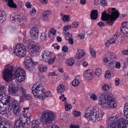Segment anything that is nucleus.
Returning a JSON list of instances; mask_svg holds the SVG:
<instances>
[{
    "mask_svg": "<svg viewBox=\"0 0 128 128\" xmlns=\"http://www.w3.org/2000/svg\"><path fill=\"white\" fill-rule=\"evenodd\" d=\"M3 78L5 80L8 81L12 78H16L19 82H22L25 80L26 74L23 70L20 67L16 68L10 66L4 69L3 72Z\"/></svg>",
    "mask_w": 128,
    "mask_h": 128,
    "instance_id": "1",
    "label": "nucleus"
},
{
    "mask_svg": "<svg viewBox=\"0 0 128 128\" xmlns=\"http://www.w3.org/2000/svg\"><path fill=\"white\" fill-rule=\"evenodd\" d=\"M127 120L126 118H121L119 120L116 116L111 118L108 120V128H125L127 126Z\"/></svg>",
    "mask_w": 128,
    "mask_h": 128,
    "instance_id": "2",
    "label": "nucleus"
},
{
    "mask_svg": "<svg viewBox=\"0 0 128 128\" xmlns=\"http://www.w3.org/2000/svg\"><path fill=\"white\" fill-rule=\"evenodd\" d=\"M111 10L113 12L111 14L108 13H107L104 12L102 13L101 18L103 21H107L108 24L110 26L113 25L114 20L119 17V14L117 10L114 8H111Z\"/></svg>",
    "mask_w": 128,
    "mask_h": 128,
    "instance_id": "3",
    "label": "nucleus"
},
{
    "mask_svg": "<svg viewBox=\"0 0 128 128\" xmlns=\"http://www.w3.org/2000/svg\"><path fill=\"white\" fill-rule=\"evenodd\" d=\"M115 99L111 96H100L99 104L104 108H108L109 107L114 108L116 107L117 104Z\"/></svg>",
    "mask_w": 128,
    "mask_h": 128,
    "instance_id": "4",
    "label": "nucleus"
},
{
    "mask_svg": "<svg viewBox=\"0 0 128 128\" xmlns=\"http://www.w3.org/2000/svg\"><path fill=\"white\" fill-rule=\"evenodd\" d=\"M44 88L41 84L38 82H35L33 85L32 90L34 96H51L52 93L48 91L44 93Z\"/></svg>",
    "mask_w": 128,
    "mask_h": 128,
    "instance_id": "5",
    "label": "nucleus"
},
{
    "mask_svg": "<svg viewBox=\"0 0 128 128\" xmlns=\"http://www.w3.org/2000/svg\"><path fill=\"white\" fill-rule=\"evenodd\" d=\"M55 116V114L50 110L44 111L41 116L42 122L44 124H49L54 119Z\"/></svg>",
    "mask_w": 128,
    "mask_h": 128,
    "instance_id": "6",
    "label": "nucleus"
},
{
    "mask_svg": "<svg viewBox=\"0 0 128 128\" xmlns=\"http://www.w3.org/2000/svg\"><path fill=\"white\" fill-rule=\"evenodd\" d=\"M26 50L25 46L22 44H19L16 46L14 53L19 57H23L26 55Z\"/></svg>",
    "mask_w": 128,
    "mask_h": 128,
    "instance_id": "7",
    "label": "nucleus"
},
{
    "mask_svg": "<svg viewBox=\"0 0 128 128\" xmlns=\"http://www.w3.org/2000/svg\"><path fill=\"white\" fill-rule=\"evenodd\" d=\"M30 122V118L26 114L20 115L19 119L16 121V122L25 128V125L29 124Z\"/></svg>",
    "mask_w": 128,
    "mask_h": 128,
    "instance_id": "8",
    "label": "nucleus"
},
{
    "mask_svg": "<svg viewBox=\"0 0 128 128\" xmlns=\"http://www.w3.org/2000/svg\"><path fill=\"white\" fill-rule=\"evenodd\" d=\"M96 112L95 109L93 108H89L87 109L84 116L88 119H90L92 121Z\"/></svg>",
    "mask_w": 128,
    "mask_h": 128,
    "instance_id": "9",
    "label": "nucleus"
},
{
    "mask_svg": "<svg viewBox=\"0 0 128 128\" xmlns=\"http://www.w3.org/2000/svg\"><path fill=\"white\" fill-rule=\"evenodd\" d=\"M10 107L8 106V104H4V102H3V101L0 100V113L2 114H5L6 111L8 109L10 112L11 110L10 109Z\"/></svg>",
    "mask_w": 128,
    "mask_h": 128,
    "instance_id": "10",
    "label": "nucleus"
},
{
    "mask_svg": "<svg viewBox=\"0 0 128 128\" xmlns=\"http://www.w3.org/2000/svg\"><path fill=\"white\" fill-rule=\"evenodd\" d=\"M54 53L49 52L46 50H45L42 52L41 55L42 60L43 61L46 62L52 55V54Z\"/></svg>",
    "mask_w": 128,
    "mask_h": 128,
    "instance_id": "11",
    "label": "nucleus"
},
{
    "mask_svg": "<svg viewBox=\"0 0 128 128\" xmlns=\"http://www.w3.org/2000/svg\"><path fill=\"white\" fill-rule=\"evenodd\" d=\"M104 114L103 112H101L96 111L94 117L93 118L92 121L95 122L101 120Z\"/></svg>",
    "mask_w": 128,
    "mask_h": 128,
    "instance_id": "12",
    "label": "nucleus"
},
{
    "mask_svg": "<svg viewBox=\"0 0 128 128\" xmlns=\"http://www.w3.org/2000/svg\"><path fill=\"white\" fill-rule=\"evenodd\" d=\"M120 30L125 36H128V22H122L121 25Z\"/></svg>",
    "mask_w": 128,
    "mask_h": 128,
    "instance_id": "13",
    "label": "nucleus"
},
{
    "mask_svg": "<svg viewBox=\"0 0 128 128\" xmlns=\"http://www.w3.org/2000/svg\"><path fill=\"white\" fill-rule=\"evenodd\" d=\"M68 29L64 26L63 28V32L65 34H66V40H68L69 42V43L71 44H72L74 43V41L72 39V34H70V33L67 32Z\"/></svg>",
    "mask_w": 128,
    "mask_h": 128,
    "instance_id": "14",
    "label": "nucleus"
},
{
    "mask_svg": "<svg viewBox=\"0 0 128 128\" xmlns=\"http://www.w3.org/2000/svg\"><path fill=\"white\" fill-rule=\"evenodd\" d=\"M30 34L31 37L33 40H36L38 37L39 31L37 28H32L30 30Z\"/></svg>",
    "mask_w": 128,
    "mask_h": 128,
    "instance_id": "15",
    "label": "nucleus"
},
{
    "mask_svg": "<svg viewBox=\"0 0 128 128\" xmlns=\"http://www.w3.org/2000/svg\"><path fill=\"white\" fill-rule=\"evenodd\" d=\"M8 87L9 93L10 94H15L17 92L16 88L14 85L12 84H10Z\"/></svg>",
    "mask_w": 128,
    "mask_h": 128,
    "instance_id": "16",
    "label": "nucleus"
},
{
    "mask_svg": "<svg viewBox=\"0 0 128 128\" xmlns=\"http://www.w3.org/2000/svg\"><path fill=\"white\" fill-rule=\"evenodd\" d=\"M84 76L86 79L88 80H91L93 78L92 73L89 70H87L85 71Z\"/></svg>",
    "mask_w": 128,
    "mask_h": 128,
    "instance_id": "17",
    "label": "nucleus"
},
{
    "mask_svg": "<svg viewBox=\"0 0 128 128\" xmlns=\"http://www.w3.org/2000/svg\"><path fill=\"white\" fill-rule=\"evenodd\" d=\"M57 92L58 94H61L60 96H64V94L63 93L65 91V88L63 84H60L58 87Z\"/></svg>",
    "mask_w": 128,
    "mask_h": 128,
    "instance_id": "18",
    "label": "nucleus"
},
{
    "mask_svg": "<svg viewBox=\"0 0 128 128\" xmlns=\"http://www.w3.org/2000/svg\"><path fill=\"white\" fill-rule=\"evenodd\" d=\"M24 62L25 65L34 64L32 59L30 56L26 57V58Z\"/></svg>",
    "mask_w": 128,
    "mask_h": 128,
    "instance_id": "19",
    "label": "nucleus"
},
{
    "mask_svg": "<svg viewBox=\"0 0 128 128\" xmlns=\"http://www.w3.org/2000/svg\"><path fill=\"white\" fill-rule=\"evenodd\" d=\"M1 98V100H0L1 101H3V102H4V104H8V106H9L10 104V96H6L7 98H6V96H2Z\"/></svg>",
    "mask_w": 128,
    "mask_h": 128,
    "instance_id": "20",
    "label": "nucleus"
},
{
    "mask_svg": "<svg viewBox=\"0 0 128 128\" xmlns=\"http://www.w3.org/2000/svg\"><path fill=\"white\" fill-rule=\"evenodd\" d=\"M90 16L92 19L95 20L98 16V12L97 10H92L90 14Z\"/></svg>",
    "mask_w": 128,
    "mask_h": 128,
    "instance_id": "21",
    "label": "nucleus"
},
{
    "mask_svg": "<svg viewBox=\"0 0 128 128\" xmlns=\"http://www.w3.org/2000/svg\"><path fill=\"white\" fill-rule=\"evenodd\" d=\"M78 52L76 54V57L78 59H79L85 55L84 51L78 49Z\"/></svg>",
    "mask_w": 128,
    "mask_h": 128,
    "instance_id": "22",
    "label": "nucleus"
},
{
    "mask_svg": "<svg viewBox=\"0 0 128 128\" xmlns=\"http://www.w3.org/2000/svg\"><path fill=\"white\" fill-rule=\"evenodd\" d=\"M38 68L39 71L41 72H46L48 69L47 66L43 64L39 65Z\"/></svg>",
    "mask_w": 128,
    "mask_h": 128,
    "instance_id": "23",
    "label": "nucleus"
},
{
    "mask_svg": "<svg viewBox=\"0 0 128 128\" xmlns=\"http://www.w3.org/2000/svg\"><path fill=\"white\" fill-rule=\"evenodd\" d=\"M38 120H33L32 122L31 128H38L40 122Z\"/></svg>",
    "mask_w": 128,
    "mask_h": 128,
    "instance_id": "24",
    "label": "nucleus"
},
{
    "mask_svg": "<svg viewBox=\"0 0 128 128\" xmlns=\"http://www.w3.org/2000/svg\"><path fill=\"white\" fill-rule=\"evenodd\" d=\"M66 64L68 66H70L73 65L75 64V60L72 58H69L67 59L66 61Z\"/></svg>",
    "mask_w": 128,
    "mask_h": 128,
    "instance_id": "25",
    "label": "nucleus"
},
{
    "mask_svg": "<svg viewBox=\"0 0 128 128\" xmlns=\"http://www.w3.org/2000/svg\"><path fill=\"white\" fill-rule=\"evenodd\" d=\"M5 1L6 2H8V4L9 7L14 8H17V5L14 4L13 0H5Z\"/></svg>",
    "mask_w": 128,
    "mask_h": 128,
    "instance_id": "26",
    "label": "nucleus"
},
{
    "mask_svg": "<svg viewBox=\"0 0 128 128\" xmlns=\"http://www.w3.org/2000/svg\"><path fill=\"white\" fill-rule=\"evenodd\" d=\"M48 62V64H52L54 62L56 58V56L54 54H52V55L50 57Z\"/></svg>",
    "mask_w": 128,
    "mask_h": 128,
    "instance_id": "27",
    "label": "nucleus"
},
{
    "mask_svg": "<svg viewBox=\"0 0 128 128\" xmlns=\"http://www.w3.org/2000/svg\"><path fill=\"white\" fill-rule=\"evenodd\" d=\"M119 36L117 34H115L113 38H110L109 41L110 43V44H113L114 43L116 42V40H117L118 38H119Z\"/></svg>",
    "mask_w": 128,
    "mask_h": 128,
    "instance_id": "28",
    "label": "nucleus"
},
{
    "mask_svg": "<svg viewBox=\"0 0 128 128\" xmlns=\"http://www.w3.org/2000/svg\"><path fill=\"white\" fill-rule=\"evenodd\" d=\"M4 85L0 86V96H6V92L4 91Z\"/></svg>",
    "mask_w": 128,
    "mask_h": 128,
    "instance_id": "29",
    "label": "nucleus"
},
{
    "mask_svg": "<svg viewBox=\"0 0 128 128\" xmlns=\"http://www.w3.org/2000/svg\"><path fill=\"white\" fill-rule=\"evenodd\" d=\"M78 77V76H76L75 77L76 79L73 80L72 82V86L74 87L77 86L80 83V82L78 80L76 79Z\"/></svg>",
    "mask_w": 128,
    "mask_h": 128,
    "instance_id": "30",
    "label": "nucleus"
},
{
    "mask_svg": "<svg viewBox=\"0 0 128 128\" xmlns=\"http://www.w3.org/2000/svg\"><path fill=\"white\" fill-rule=\"evenodd\" d=\"M63 14H61L62 15V18H61V19L63 21L65 22L66 21H69L70 20V15H62Z\"/></svg>",
    "mask_w": 128,
    "mask_h": 128,
    "instance_id": "31",
    "label": "nucleus"
},
{
    "mask_svg": "<svg viewBox=\"0 0 128 128\" xmlns=\"http://www.w3.org/2000/svg\"><path fill=\"white\" fill-rule=\"evenodd\" d=\"M12 107L13 110L17 109L18 106H19V104L16 101H14L12 103Z\"/></svg>",
    "mask_w": 128,
    "mask_h": 128,
    "instance_id": "32",
    "label": "nucleus"
},
{
    "mask_svg": "<svg viewBox=\"0 0 128 128\" xmlns=\"http://www.w3.org/2000/svg\"><path fill=\"white\" fill-rule=\"evenodd\" d=\"M30 49L32 51L38 52L40 50V48L38 45V43L33 46Z\"/></svg>",
    "mask_w": 128,
    "mask_h": 128,
    "instance_id": "33",
    "label": "nucleus"
},
{
    "mask_svg": "<svg viewBox=\"0 0 128 128\" xmlns=\"http://www.w3.org/2000/svg\"><path fill=\"white\" fill-rule=\"evenodd\" d=\"M36 44H37V43L34 41H31L28 43V48L31 49Z\"/></svg>",
    "mask_w": 128,
    "mask_h": 128,
    "instance_id": "34",
    "label": "nucleus"
},
{
    "mask_svg": "<svg viewBox=\"0 0 128 128\" xmlns=\"http://www.w3.org/2000/svg\"><path fill=\"white\" fill-rule=\"evenodd\" d=\"M20 18V17L19 15H16L12 17V20L13 22H18Z\"/></svg>",
    "mask_w": 128,
    "mask_h": 128,
    "instance_id": "35",
    "label": "nucleus"
},
{
    "mask_svg": "<svg viewBox=\"0 0 128 128\" xmlns=\"http://www.w3.org/2000/svg\"><path fill=\"white\" fill-rule=\"evenodd\" d=\"M65 109L66 111H68L71 109L72 108V106L70 104L66 103V102L65 104Z\"/></svg>",
    "mask_w": 128,
    "mask_h": 128,
    "instance_id": "36",
    "label": "nucleus"
},
{
    "mask_svg": "<svg viewBox=\"0 0 128 128\" xmlns=\"http://www.w3.org/2000/svg\"><path fill=\"white\" fill-rule=\"evenodd\" d=\"M46 34L45 33L43 32L41 34L40 37V41L42 42L46 38Z\"/></svg>",
    "mask_w": 128,
    "mask_h": 128,
    "instance_id": "37",
    "label": "nucleus"
},
{
    "mask_svg": "<svg viewBox=\"0 0 128 128\" xmlns=\"http://www.w3.org/2000/svg\"><path fill=\"white\" fill-rule=\"evenodd\" d=\"M20 107L18 106L17 109H15L13 110L14 113L16 116H18L20 114Z\"/></svg>",
    "mask_w": 128,
    "mask_h": 128,
    "instance_id": "38",
    "label": "nucleus"
},
{
    "mask_svg": "<svg viewBox=\"0 0 128 128\" xmlns=\"http://www.w3.org/2000/svg\"><path fill=\"white\" fill-rule=\"evenodd\" d=\"M6 15L5 13L4 12H2V11H0V24L1 22V20L3 19V18L5 19L6 17Z\"/></svg>",
    "mask_w": 128,
    "mask_h": 128,
    "instance_id": "39",
    "label": "nucleus"
},
{
    "mask_svg": "<svg viewBox=\"0 0 128 128\" xmlns=\"http://www.w3.org/2000/svg\"><path fill=\"white\" fill-rule=\"evenodd\" d=\"M95 73L96 76L98 77L100 76L102 74L101 70L99 68L97 69L95 71Z\"/></svg>",
    "mask_w": 128,
    "mask_h": 128,
    "instance_id": "40",
    "label": "nucleus"
},
{
    "mask_svg": "<svg viewBox=\"0 0 128 128\" xmlns=\"http://www.w3.org/2000/svg\"><path fill=\"white\" fill-rule=\"evenodd\" d=\"M2 128H13L12 126L9 122L6 123Z\"/></svg>",
    "mask_w": 128,
    "mask_h": 128,
    "instance_id": "41",
    "label": "nucleus"
},
{
    "mask_svg": "<svg viewBox=\"0 0 128 128\" xmlns=\"http://www.w3.org/2000/svg\"><path fill=\"white\" fill-rule=\"evenodd\" d=\"M90 53L92 57L94 58L96 57V53L95 50L92 48H90Z\"/></svg>",
    "mask_w": 128,
    "mask_h": 128,
    "instance_id": "42",
    "label": "nucleus"
},
{
    "mask_svg": "<svg viewBox=\"0 0 128 128\" xmlns=\"http://www.w3.org/2000/svg\"><path fill=\"white\" fill-rule=\"evenodd\" d=\"M73 114L74 116L76 117L80 116L81 114L80 112L76 111L75 110L73 111Z\"/></svg>",
    "mask_w": 128,
    "mask_h": 128,
    "instance_id": "43",
    "label": "nucleus"
},
{
    "mask_svg": "<svg viewBox=\"0 0 128 128\" xmlns=\"http://www.w3.org/2000/svg\"><path fill=\"white\" fill-rule=\"evenodd\" d=\"M20 90L22 92V96H26V90L24 88L20 87Z\"/></svg>",
    "mask_w": 128,
    "mask_h": 128,
    "instance_id": "44",
    "label": "nucleus"
},
{
    "mask_svg": "<svg viewBox=\"0 0 128 128\" xmlns=\"http://www.w3.org/2000/svg\"><path fill=\"white\" fill-rule=\"evenodd\" d=\"M78 26V23L77 22H74L71 24L72 27L73 28H76Z\"/></svg>",
    "mask_w": 128,
    "mask_h": 128,
    "instance_id": "45",
    "label": "nucleus"
},
{
    "mask_svg": "<svg viewBox=\"0 0 128 128\" xmlns=\"http://www.w3.org/2000/svg\"><path fill=\"white\" fill-rule=\"evenodd\" d=\"M113 95L110 92H104L101 94V96H112Z\"/></svg>",
    "mask_w": 128,
    "mask_h": 128,
    "instance_id": "46",
    "label": "nucleus"
},
{
    "mask_svg": "<svg viewBox=\"0 0 128 128\" xmlns=\"http://www.w3.org/2000/svg\"><path fill=\"white\" fill-rule=\"evenodd\" d=\"M110 74L109 70H107L105 74V78H108L110 77Z\"/></svg>",
    "mask_w": 128,
    "mask_h": 128,
    "instance_id": "47",
    "label": "nucleus"
},
{
    "mask_svg": "<svg viewBox=\"0 0 128 128\" xmlns=\"http://www.w3.org/2000/svg\"><path fill=\"white\" fill-rule=\"evenodd\" d=\"M102 88L104 90L108 91L110 88L109 86L107 84H105L102 86Z\"/></svg>",
    "mask_w": 128,
    "mask_h": 128,
    "instance_id": "48",
    "label": "nucleus"
},
{
    "mask_svg": "<svg viewBox=\"0 0 128 128\" xmlns=\"http://www.w3.org/2000/svg\"><path fill=\"white\" fill-rule=\"evenodd\" d=\"M51 14L49 10L45 11L43 14V16L49 17V16Z\"/></svg>",
    "mask_w": 128,
    "mask_h": 128,
    "instance_id": "49",
    "label": "nucleus"
},
{
    "mask_svg": "<svg viewBox=\"0 0 128 128\" xmlns=\"http://www.w3.org/2000/svg\"><path fill=\"white\" fill-rule=\"evenodd\" d=\"M70 128H79L80 126L78 125H77L72 124L69 126Z\"/></svg>",
    "mask_w": 128,
    "mask_h": 128,
    "instance_id": "50",
    "label": "nucleus"
},
{
    "mask_svg": "<svg viewBox=\"0 0 128 128\" xmlns=\"http://www.w3.org/2000/svg\"><path fill=\"white\" fill-rule=\"evenodd\" d=\"M62 51L64 52H66L68 51V48L67 46H63L62 48Z\"/></svg>",
    "mask_w": 128,
    "mask_h": 128,
    "instance_id": "51",
    "label": "nucleus"
},
{
    "mask_svg": "<svg viewBox=\"0 0 128 128\" xmlns=\"http://www.w3.org/2000/svg\"><path fill=\"white\" fill-rule=\"evenodd\" d=\"M115 68L118 69H120V62H116L115 65Z\"/></svg>",
    "mask_w": 128,
    "mask_h": 128,
    "instance_id": "52",
    "label": "nucleus"
},
{
    "mask_svg": "<svg viewBox=\"0 0 128 128\" xmlns=\"http://www.w3.org/2000/svg\"><path fill=\"white\" fill-rule=\"evenodd\" d=\"M36 13V10L34 8H32V9L30 11V14L33 16Z\"/></svg>",
    "mask_w": 128,
    "mask_h": 128,
    "instance_id": "53",
    "label": "nucleus"
},
{
    "mask_svg": "<svg viewBox=\"0 0 128 128\" xmlns=\"http://www.w3.org/2000/svg\"><path fill=\"white\" fill-rule=\"evenodd\" d=\"M97 25L101 28L105 26V24L104 23L102 22H100L98 23Z\"/></svg>",
    "mask_w": 128,
    "mask_h": 128,
    "instance_id": "54",
    "label": "nucleus"
},
{
    "mask_svg": "<svg viewBox=\"0 0 128 128\" xmlns=\"http://www.w3.org/2000/svg\"><path fill=\"white\" fill-rule=\"evenodd\" d=\"M100 4L103 6H105L107 4L106 1L105 0H101Z\"/></svg>",
    "mask_w": 128,
    "mask_h": 128,
    "instance_id": "55",
    "label": "nucleus"
},
{
    "mask_svg": "<svg viewBox=\"0 0 128 128\" xmlns=\"http://www.w3.org/2000/svg\"><path fill=\"white\" fill-rule=\"evenodd\" d=\"M8 122H7L5 121L4 122H2V118L0 117V128H2L1 127V125H2L4 124H5L6 123Z\"/></svg>",
    "mask_w": 128,
    "mask_h": 128,
    "instance_id": "56",
    "label": "nucleus"
},
{
    "mask_svg": "<svg viewBox=\"0 0 128 128\" xmlns=\"http://www.w3.org/2000/svg\"><path fill=\"white\" fill-rule=\"evenodd\" d=\"M37 52H38L32 51V52L30 53V55L32 57L37 56Z\"/></svg>",
    "mask_w": 128,
    "mask_h": 128,
    "instance_id": "57",
    "label": "nucleus"
},
{
    "mask_svg": "<svg viewBox=\"0 0 128 128\" xmlns=\"http://www.w3.org/2000/svg\"><path fill=\"white\" fill-rule=\"evenodd\" d=\"M124 115L126 116V118L128 119V109H124Z\"/></svg>",
    "mask_w": 128,
    "mask_h": 128,
    "instance_id": "58",
    "label": "nucleus"
},
{
    "mask_svg": "<svg viewBox=\"0 0 128 128\" xmlns=\"http://www.w3.org/2000/svg\"><path fill=\"white\" fill-rule=\"evenodd\" d=\"M15 122L14 128H24Z\"/></svg>",
    "mask_w": 128,
    "mask_h": 128,
    "instance_id": "59",
    "label": "nucleus"
},
{
    "mask_svg": "<svg viewBox=\"0 0 128 128\" xmlns=\"http://www.w3.org/2000/svg\"><path fill=\"white\" fill-rule=\"evenodd\" d=\"M119 79L118 78H116L115 80V85L116 86H118L119 84Z\"/></svg>",
    "mask_w": 128,
    "mask_h": 128,
    "instance_id": "60",
    "label": "nucleus"
},
{
    "mask_svg": "<svg viewBox=\"0 0 128 128\" xmlns=\"http://www.w3.org/2000/svg\"><path fill=\"white\" fill-rule=\"evenodd\" d=\"M122 53L124 54V55H128V49L126 50H123L122 51Z\"/></svg>",
    "mask_w": 128,
    "mask_h": 128,
    "instance_id": "61",
    "label": "nucleus"
},
{
    "mask_svg": "<svg viewBox=\"0 0 128 128\" xmlns=\"http://www.w3.org/2000/svg\"><path fill=\"white\" fill-rule=\"evenodd\" d=\"M48 75L50 76H52L53 75L54 76H57L58 75L57 73L55 72H50L49 73Z\"/></svg>",
    "mask_w": 128,
    "mask_h": 128,
    "instance_id": "62",
    "label": "nucleus"
},
{
    "mask_svg": "<svg viewBox=\"0 0 128 128\" xmlns=\"http://www.w3.org/2000/svg\"><path fill=\"white\" fill-rule=\"evenodd\" d=\"M20 16V18H19L18 21H19L20 22H21L24 20V17L21 16Z\"/></svg>",
    "mask_w": 128,
    "mask_h": 128,
    "instance_id": "63",
    "label": "nucleus"
},
{
    "mask_svg": "<svg viewBox=\"0 0 128 128\" xmlns=\"http://www.w3.org/2000/svg\"><path fill=\"white\" fill-rule=\"evenodd\" d=\"M25 6L27 8H30L32 5L30 2H27L25 4Z\"/></svg>",
    "mask_w": 128,
    "mask_h": 128,
    "instance_id": "64",
    "label": "nucleus"
}]
</instances>
